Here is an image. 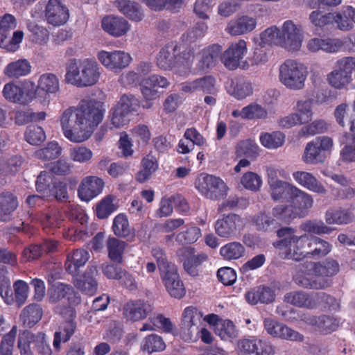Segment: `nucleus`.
<instances>
[{
  "label": "nucleus",
  "instance_id": "obj_1",
  "mask_svg": "<svg viewBox=\"0 0 355 355\" xmlns=\"http://www.w3.org/2000/svg\"><path fill=\"white\" fill-rule=\"evenodd\" d=\"M103 104L96 101H83L77 107L66 109L60 119L64 135L75 143L87 140L103 120Z\"/></svg>",
  "mask_w": 355,
  "mask_h": 355
},
{
  "label": "nucleus",
  "instance_id": "obj_2",
  "mask_svg": "<svg viewBox=\"0 0 355 355\" xmlns=\"http://www.w3.org/2000/svg\"><path fill=\"white\" fill-rule=\"evenodd\" d=\"M98 64L90 59H71L67 64L65 80L77 87L96 85L100 78Z\"/></svg>",
  "mask_w": 355,
  "mask_h": 355
},
{
  "label": "nucleus",
  "instance_id": "obj_3",
  "mask_svg": "<svg viewBox=\"0 0 355 355\" xmlns=\"http://www.w3.org/2000/svg\"><path fill=\"white\" fill-rule=\"evenodd\" d=\"M313 273L318 276L312 281L307 278L298 276L294 277L295 282L304 288L310 289H324L329 286L327 279H321L320 276L331 277L336 275L339 270V264L333 259H327L322 262H310Z\"/></svg>",
  "mask_w": 355,
  "mask_h": 355
},
{
  "label": "nucleus",
  "instance_id": "obj_4",
  "mask_svg": "<svg viewBox=\"0 0 355 355\" xmlns=\"http://www.w3.org/2000/svg\"><path fill=\"white\" fill-rule=\"evenodd\" d=\"M202 315L198 310L193 306L184 309L182 322V334L185 340H195L200 334L202 340L205 343H211L212 336L206 329H199Z\"/></svg>",
  "mask_w": 355,
  "mask_h": 355
},
{
  "label": "nucleus",
  "instance_id": "obj_5",
  "mask_svg": "<svg viewBox=\"0 0 355 355\" xmlns=\"http://www.w3.org/2000/svg\"><path fill=\"white\" fill-rule=\"evenodd\" d=\"M306 76L307 71L304 66L294 60H286L279 68L280 81L291 89H302Z\"/></svg>",
  "mask_w": 355,
  "mask_h": 355
},
{
  "label": "nucleus",
  "instance_id": "obj_6",
  "mask_svg": "<svg viewBox=\"0 0 355 355\" xmlns=\"http://www.w3.org/2000/svg\"><path fill=\"white\" fill-rule=\"evenodd\" d=\"M17 347L21 355H35V352L40 355L52 354V350L46 343L45 334L41 332L33 334L28 331H24L19 336Z\"/></svg>",
  "mask_w": 355,
  "mask_h": 355
},
{
  "label": "nucleus",
  "instance_id": "obj_7",
  "mask_svg": "<svg viewBox=\"0 0 355 355\" xmlns=\"http://www.w3.org/2000/svg\"><path fill=\"white\" fill-rule=\"evenodd\" d=\"M310 238L307 234L284 238L277 242V247L286 248V258L300 261L309 257Z\"/></svg>",
  "mask_w": 355,
  "mask_h": 355
},
{
  "label": "nucleus",
  "instance_id": "obj_8",
  "mask_svg": "<svg viewBox=\"0 0 355 355\" xmlns=\"http://www.w3.org/2000/svg\"><path fill=\"white\" fill-rule=\"evenodd\" d=\"M56 312L64 320L61 329L62 331H57L54 335L53 347L59 350L61 342H67L74 334L77 324L75 322L76 311L71 306H58Z\"/></svg>",
  "mask_w": 355,
  "mask_h": 355
},
{
  "label": "nucleus",
  "instance_id": "obj_9",
  "mask_svg": "<svg viewBox=\"0 0 355 355\" xmlns=\"http://www.w3.org/2000/svg\"><path fill=\"white\" fill-rule=\"evenodd\" d=\"M196 187L207 198L216 200L227 194V187L219 178L205 175L200 176L196 182Z\"/></svg>",
  "mask_w": 355,
  "mask_h": 355
},
{
  "label": "nucleus",
  "instance_id": "obj_10",
  "mask_svg": "<svg viewBox=\"0 0 355 355\" xmlns=\"http://www.w3.org/2000/svg\"><path fill=\"white\" fill-rule=\"evenodd\" d=\"M282 46L289 51H297L302 46L303 30L300 24L292 20L286 21L280 31Z\"/></svg>",
  "mask_w": 355,
  "mask_h": 355
},
{
  "label": "nucleus",
  "instance_id": "obj_11",
  "mask_svg": "<svg viewBox=\"0 0 355 355\" xmlns=\"http://www.w3.org/2000/svg\"><path fill=\"white\" fill-rule=\"evenodd\" d=\"M354 69L347 57L338 60L335 69L327 75V81L336 89L347 87L352 80Z\"/></svg>",
  "mask_w": 355,
  "mask_h": 355
},
{
  "label": "nucleus",
  "instance_id": "obj_12",
  "mask_svg": "<svg viewBox=\"0 0 355 355\" xmlns=\"http://www.w3.org/2000/svg\"><path fill=\"white\" fill-rule=\"evenodd\" d=\"M98 59L107 69L115 72L128 67L132 60L128 53L121 51H101L98 53Z\"/></svg>",
  "mask_w": 355,
  "mask_h": 355
},
{
  "label": "nucleus",
  "instance_id": "obj_13",
  "mask_svg": "<svg viewBox=\"0 0 355 355\" xmlns=\"http://www.w3.org/2000/svg\"><path fill=\"white\" fill-rule=\"evenodd\" d=\"M241 226V217L237 214H230L216 222L215 231L219 236L230 239L236 235Z\"/></svg>",
  "mask_w": 355,
  "mask_h": 355
},
{
  "label": "nucleus",
  "instance_id": "obj_14",
  "mask_svg": "<svg viewBox=\"0 0 355 355\" xmlns=\"http://www.w3.org/2000/svg\"><path fill=\"white\" fill-rule=\"evenodd\" d=\"M169 85L168 80L159 75H152L144 78L140 83L141 92L144 98L147 101H153L159 97V88H166Z\"/></svg>",
  "mask_w": 355,
  "mask_h": 355
},
{
  "label": "nucleus",
  "instance_id": "obj_15",
  "mask_svg": "<svg viewBox=\"0 0 355 355\" xmlns=\"http://www.w3.org/2000/svg\"><path fill=\"white\" fill-rule=\"evenodd\" d=\"M247 51V44L243 40L232 43L223 53L221 60L225 66L230 70L236 69Z\"/></svg>",
  "mask_w": 355,
  "mask_h": 355
},
{
  "label": "nucleus",
  "instance_id": "obj_16",
  "mask_svg": "<svg viewBox=\"0 0 355 355\" xmlns=\"http://www.w3.org/2000/svg\"><path fill=\"white\" fill-rule=\"evenodd\" d=\"M45 18L49 24L54 26H61L69 19L68 9L60 0H49L45 9Z\"/></svg>",
  "mask_w": 355,
  "mask_h": 355
},
{
  "label": "nucleus",
  "instance_id": "obj_17",
  "mask_svg": "<svg viewBox=\"0 0 355 355\" xmlns=\"http://www.w3.org/2000/svg\"><path fill=\"white\" fill-rule=\"evenodd\" d=\"M152 311L150 304L144 300H131L123 308V314L127 320L136 322L145 319Z\"/></svg>",
  "mask_w": 355,
  "mask_h": 355
},
{
  "label": "nucleus",
  "instance_id": "obj_18",
  "mask_svg": "<svg viewBox=\"0 0 355 355\" xmlns=\"http://www.w3.org/2000/svg\"><path fill=\"white\" fill-rule=\"evenodd\" d=\"M48 297L51 303H57L65 297L73 304L80 302V297L74 293L72 286L60 282L51 286L48 290Z\"/></svg>",
  "mask_w": 355,
  "mask_h": 355
},
{
  "label": "nucleus",
  "instance_id": "obj_19",
  "mask_svg": "<svg viewBox=\"0 0 355 355\" xmlns=\"http://www.w3.org/2000/svg\"><path fill=\"white\" fill-rule=\"evenodd\" d=\"M104 182L96 176H88L83 179L78 187V196L85 201H89L98 196L103 190Z\"/></svg>",
  "mask_w": 355,
  "mask_h": 355
},
{
  "label": "nucleus",
  "instance_id": "obj_20",
  "mask_svg": "<svg viewBox=\"0 0 355 355\" xmlns=\"http://www.w3.org/2000/svg\"><path fill=\"white\" fill-rule=\"evenodd\" d=\"M160 276L171 296L175 298H181L185 295V288L178 273L176 267L160 275Z\"/></svg>",
  "mask_w": 355,
  "mask_h": 355
},
{
  "label": "nucleus",
  "instance_id": "obj_21",
  "mask_svg": "<svg viewBox=\"0 0 355 355\" xmlns=\"http://www.w3.org/2000/svg\"><path fill=\"white\" fill-rule=\"evenodd\" d=\"M178 45L167 44L159 51L157 58V65L162 69L168 70L175 67L180 60Z\"/></svg>",
  "mask_w": 355,
  "mask_h": 355
},
{
  "label": "nucleus",
  "instance_id": "obj_22",
  "mask_svg": "<svg viewBox=\"0 0 355 355\" xmlns=\"http://www.w3.org/2000/svg\"><path fill=\"white\" fill-rule=\"evenodd\" d=\"M257 25L254 18L242 16L230 21L225 28V31L232 36H237L252 31Z\"/></svg>",
  "mask_w": 355,
  "mask_h": 355
},
{
  "label": "nucleus",
  "instance_id": "obj_23",
  "mask_svg": "<svg viewBox=\"0 0 355 355\" xmlns=\"http://www.w3.org/2000/svg\"><path fill=\"white\" fill-rule=\"evenodd\" d=\"M89 259V253L84 249H77L67 255L65 262L66 270L72 276L78 275L80 268L85 266Z\"/></svg>",
  "mask_w": 355,
  "mask_h": 355
},
{
  "label": "nucleus",
  "instance_id": "obj_24",
  "mask_svg": "<svg viewBox=\"0 0 355 355\" xmlns=\"http://www.w3.org/2000/svg\"><path fill=\"white\" fill-rule=\"evenodd\" d=\"M98 270L95 266L89 267L86 272L74 280V286L83 293L93 295L97 289V282L95 279Z\"/></svg>",
  "mask_w": 355,
  "mask_h": 355
},
{
  "label": "nucleus",
  "instance_id": "obj_25",
  "mask_svg": "<svg viewBox=\"0 0 355 355\" xmlns=\"http://www.w3.org/2000/svg\"><path fill=\"white\" fill-rule=\"evenodd\" d=\"M284 301L297 307L314 309L316 307L315 295H311L304 291H293L286 293Z\"/></svg>",
  "mask_w": 355,
  "mask_h": 355
},
{
  "label": "nucleus",
  "instance_id": "obj_26",
  "mask_svg": "<svg viewBox=\"0 0 355 355\" xmlns=\"http://www.w3.org/2000/svg\"><path fill=\"white\" fill-rule=\"evenodd\" d=\"M102 27L105 31L115 37L123 35L129 30V26L125 19L112 16H107L103 19Z\"/></svg>",
  "mask_w": 355,
  "mask_h": 355
},
{
  "label": "nucleus",
  "instance_id": "obj_27",
  "mask_svg": "<svg viewBox=\"0 0 355 355\" xmlns=\"http://www.w3.org/2000/svg\"><path fill=\"white\" fill-rule=\"evenodd\" d=\"M274 291L269 287L259 286L249 291L245 295L247 302L252 305L258 302L272 303L275 300Z\"/></svg>",
  "mask_w": 355,
  "mask_h": 355
},
{
  "label": "nucleus",
  "instance_id": "obj_28",
  "mask_svg": "<svg viewBox=\"0 0 355 355\" xmlns=\"http://www.w3.org/2000/svg\"><path fill=\"white\" fill-rule=\"evenodd\" d=\"M293 176L296 182L308 189L319 194H326L324 187L310 173L297 171Z\"/></svg>",
  "mask_w": 355,
  "mask_h": 355
},
{
  "label": "nucleus",
  "instance_id": "obj_29",
  "mask_svg": "<svg viewBox=\"0 0 355 355\" xmlns=\"http://www.w3.org/2000/svg\"><path fill=\"white\" fill-rule=\"evenodd\" d=\"M43 311L39 304H31L26 306L19 315L24 327L31 328L42 318Z\"/></svg>",
  "mask_w": 355,
  "mask_h": 355
},
{
  "label": "nucleus",
  "instance_id": "obj_30",
  "mask_svg": "<svg viewBox=\"0 0 355 355\" xmlns=\"http://www.w3.org/2000/svg\"><path fill=\"white\" fill-rule=\"evenodd\" d=\"M221 51L222 47L218 44H213L205 49L199 61V69L202 71H205L214 67L216 64Z\"/></svg>",
  "mask_w": 355,
  "mask_h": 355
},
{
  "label": "nucleus",
  "instance_id": "obj_31",
  "mask_svg": "<svg viewBox=\"0 0 355 355\" xmlns=\"http://www.w3.org/2000/svg\"><path fill=\"white\" fill-rule=\"evenodd\" d=\"M214 78L211 76H207L192 82L184 83L182 89L186 92L202 91L210 94L214 89Z\"/></svg>",
  "mask_w": 355,
  "mask_h": 355
},
{
  "label": "nucleus",
  "instance_id": "obj_32",
  "mask_svg": "<svg viewBox=\"0 0 355 355\" xmlns=\"http://www.w3.org/2000/svg\"><path fill=\"white\" fill-rule=\"evenodd\" d=\"M141 166V170L136 175V180L140 183H144L157 170L158 163L155 157L148 155L142 159Z\"/></svg>",
  "mask_w": 355,
  "mask_h": 355
},
{
  "label": "nucleus",
  "instance_id": "obj_33",
  "mask_svg": "<svg viewBox=\"0 0 355 355\" xmlns=\"http://www.w3.org/2000/svg\"><path fill=\"white\" fill-rule=\"evenodd\" d=\"M331 250V245L326 241L318 237L311 236L309 258L318 259L326 256Z\"/></svg>",
  "mask_w": 355,
  "mask_h": 355
},
{
  "label": "nucleus",
  "instance_id": "obj_34",
  "mask_svg": "<svg viewBox=\"0 0 355 355\" xmlns=\"http://www.w3.org/2000/svg\"><path fill=\"white\" fill-rule=\"evenodd\" d=\"M253 89L250 82L244 78L232 80L229 92L237 99H243L252 94Z\"/></svg>",
  "mask_w": 355,
  "mask_h": 355
},
{
  "label": "nucleus",
  "instance_id": "obj_35",
  "mask_svg": "<svg viewBox=\"0 0 355 355\" xmlns=\"http://www.w3.org/2000/svg\"><path fill=\"white\" fill-rule=\"evenodd\" d=\"M295 186L288 182L282 181L270 187V196L274 201L285 199L289 201Z\"/></svg>",
  "mask_w": 355,
  "mask_h": 355
},
{
  "label": "nucleus",
  "instance_id": "obj_36",
  "mask_svg": "<svg viewBox=\"0 0 355 355\" xmlns=\"http://www.w3.org/2000/svg\"><path fill=\"white\" fill-rule=\"evenodd\" d=\"M112 230L114 234L118 237H135V232L130 227L128 218L123 214H119L114 218Z\"/></svg>",
  "mask_w": 355,
  "mask_h": 355
},
{
  "label": "nucleus",
  "instance_id": "obj_37",
  "mask_svg": "<svg viewBox=\"0 0 355 355\" xmlns=\"http://www.w3.org/2000/svg\"><path fill=\"white\" fill-rule=\"evenodd\" d=\"M31 67L25 59L10 63L5 69L4 73L10 78H19L28 74Z\"/></svg>",
  "mask_w": 355,
  "mask_h": 355
},
{
  "label": "nucleus",
  "instance_id": "obj_38",
  "mask_svg": "<svg viewBox=\"0 0 355 355\" xmlns=\"http://www.w3.org/2000/svg\"><path fill=\"white\" fill-rule=\"evenodd\" d=\"M272 214L276 218L290 223L298 216V212L295 206L290 205H279L275 207L272 210Z\"/></svg>",
  "mask_w": 355,
  "mask_h": 355
},
{
  "label": "nucleus",
  "instance_id": "obj_39",
  "mask_svg": "<svg viewBox=\"0 0 355 355\" xmlns=\"http://www.w3.org/2000/svg\"><path fill=\"white\" fill-rule=\"evenodd\" d=\"M120 10L129 19L140 21L144 17L140 7L137 3L130 0H121L119 2Z\"/></svg>",
  "mask_w": 355,
  "mask_h": 355
},
{
  "label": "nucleus",
  "instance_id": "obj_40",
  "mask_svg": "<svg viewBox=\"0 0 355 355\" xmlns=\"http://www.w3.org/2000/svg\"><path fill=\"white\" fill-rule=\"evenodd\" d=\"M288 202L295 206L297 209V208L309 209L313 206L312 197L296 187L294 189Z\"/></svg>",
  "mask_w": 355,
  "mask_h": 355
},
{
  "label": "nucleus",
  "instance_id": "obj_41",
  "mask_svg": "<svg viewBox=\"0 0 355 355\" xmlns=\"http://www.w3.org/2000/svg\"><path fill=\"white\" fill-rule=\"evenodd\" d=\"M302 159L306 164H317L324 161V156L321 153L317 144L311 141L306 146Z\"/></svg>",
  "mask_w": 355,
  "mask_h": 355
},
{
  "label": "nucleus",
  "instance_id": "obj_42",
  "mask_svg": "<svg viewBox=\"0 0 355 355\" xmlns=\"http://www.w3.org/2000/svg\"><path fill=\"white\" fill-rule=\"evenodd\" d=\"M107 248L109 257L118 263L122 261V254L126 246L125 241L114 237H110L107 241Z\"/></svg>",
  "mask_w": 355,
  "mask_h": 355
},
{
  "label": "nucleus",
  "instance_id": "obj_43",
  "mask_svg": "<svg viewBox=\"0 0 355 355\" xmlns=\"http://www.w3.org/2000/svg\"><path fill=\"white\" fill-rule=\"evenodd\" d=\"M62 153V148L55 141L47 143L44 148L36 150L34 153L37 159L42 160H51L58 157Z\"/></svg>",
  "mask_w": 355,
  "mask_h": 355
},
{
  "label": "nucleus",
  "instance_id": "obj_44",
  "mask_svg": "<svg viewBox=\"0 0 355 355\" xmlns=\"http://www.w3.org/2000/svg\"><path fill=\"white\" fill-rule=\"evenodd\" d=\"M244 252V247L239 242H230L223 246L220 250L221 256L226 260L238 259Z\"/></svg>",
  "mask_w": 355,
  "mask_h": 355
},
{
  "label": "nucleus",
  "instance_id": "obj_45",
  "mask_svg": "<svg viewBox=\"0 0 355 355\" xmlns=\"http://www.w3.org/2000/svg\"><path fill=\"white\" fill-rule=\"evenodd\" d=\"M38 87L47 94H55L59 91V80L53 73H45L40 76Z\"/></svg>",
  "mask_w": 355,
  "mask_h": 355
},
{
  "label": "nucleus",
  "instance_id": "obj_46",
  "mask_svg": "<svg viewBox=\"0 0 355 355\" xmlns=\"http://www.w3.org/2000/svg\"><path fill=\"white\" fill-rule=\"evenodd\" d=\"M17 198L10 193L6 192L1 195V220L10 219V215L17 207Z\"/></svg>",
  "mask_w": 355,
  "mask_h": 355
},
{
  "label": "nucleus",
  "instance_id": "obj_47",
  "mask_svg": "<svg viewBox=\"0 0 355 355\" xmlns=\"http://www.w3.org/2000/svg\"><path fill=\"white\" fill-rule=\"evenodd\" d=\"M326 222L329 224H346L351 221L352 215L348 210L331 209L325 215Z\"/></svg>",
  "mask_w": 355,
  "mask_h": 355
},
{
  "label": "nucleus",
  "instance_id": "obj_48",
  "mask_svg": "<svg viewBox=\"0 0 355 355\" xmlns=\"http://www.w3.org/2000/svg\"><path fill=\"white\" fill-rule=\"evenodd\" d=\"M284 135L276 131L272 133H264L260 137L261 144L268 148H277L284 142Z\"/></svg>",
  "mask_w": 355,
  "mask_h": 355
},
{
  "label": "nucleus",
  "instance_id": "obj_49",
  "mask_svg": "<svg viewBox=\"0 0 355 355\" xmlns=\"http://www.w3.org/2000/svg\"><path fill=\"white\" fill-rule=\"evenodd\" d=\"M114 198L107 196L96 205V211L98 218L105 219L108 217L116 209L117 206L113 203Z\"/></svg>",
  "mask_w": 355,
  "mask_h": 355
},
{
  "label": "nucleus",
  "instance_id": "obj_50",
  "mask_svg": "<svg viewBox=\"0 0 355 355\" xmlns=\"http://www.w3.org/2000/svg\"><path fill=\"white\" fill-rule=\"evenodd\" d=\"M151 252L157 261L160 275L176 267L173 263L168 261L164 250L159 247L153 248Z\"/></svg>",
  "mask_w": 355,
  "mask_h": 355
},
{
  "label": "nucleus",
  "instance_id": "obj_51",
  "mask_svg": "<svg viewBox=\"0 0 355 355\" xmlns=\"http://www.w3.org/2000/svg\"><path fill=\"white\" fill-rule=\"evenodd\" d=\"M165 347V343L161 336L151 334L145 338L142 349L148 353H153L162 351Z\"/></svg>",
  "mask_w": 355,
  "mask_h": 355
},
{
  "label": "nucleus",
  "instance_id": "obj_52",
  "mask_svg": "<svg viewBox=\"0 0 355 355\" xmlns=\"http://www.w3.org/2000/svg\"><path fill=\"white\" fill-rule=\"evenodd\" d=\"M25 139L31 145H39L46 139V135L40 126L30 125L25 132Z\"/></svg>",
  "mask_w": 355,
  "mask_h": 355
},
{
  "label": "nucleus",
  "instance_id": "obj_53",
  "mask_svg": "<svg viewBox=\"0 0 355 355\" xmlns=\"http://www.w3.org/2000/svg\"><path fill=\"white\" fill-rule=\"evenodd\" d=\"M260 40L263 44H277L282 46L281 32L276 26L268 28L261 33Z\"/></svg>",
  "mask_w": 355,
  "mask_h": 355
},
{
  "label": "nucleus",
  "instance_id": "obj_54",
  "mask_svg": "<svg viewBox=\"0 0 355 355\" xmlns=\"http://www.w3.org/2000/svg\"><path fill=\"white\" fill-rule=\"evenodd\" d=\"M300 229L306 232L315 234H329L331 230L323 222L311 220L303 223L300 225Z\"/></svg>",
  "mask_w": 355,
  "mask_h": 355
},
{
  "label": "nucleus",
  "instance_id": "obj_55",
  "mask_svg": "<svg viewBox=\"0 0 355 355\" xmlns=\"http://www.w3.org/2000/svg\"><path fill=\"white\" fill-rule=\"evenodd\" d=\"M23 159L19 156H12L4 161L1 171L4 175H15L21 168Z\"/></svg>",
  "mask_w": 355,
  "mask_h": 355
},
{
  "label": "nucleus",
  "instance_id": "obj_56",
  "mask_svg": "<svg viewBox=\"0 0 355 355\" xmlns=\"http://www.w3.org/2000/svg\"><path fill=\"white\" fill-rule=\"evenodd\" d=\"M92 150L84 146H77L70 149V158L76 162L83 163L91 159Z\"/></svg>",
  "mask_w": 355,
  "mask_h": 355
},
{
  "label": "nucleus",
  "instance_id": "obj_57",
  "mask_svg": "<svg viewBox=\"0 0 355 355\" xmlns=\"http://www.w3.org/2000/svg\"><path fill=\"white\" fill-rule=\"evenodd\" d=\"M301 123H304L311 120L312 116L311 101H299L296 105V112Z\"/></svg>",
  "mask_w": 355,
  "mask_h": 355
},
{
  "label": "nucleus",
  "instance_id": "obj_58",
  "mask_svg": "<svg viewBox=\"0 0 355 355\" xmlns=\"http://www.w3.org/2000/svg\"><path fill=\"white\" fill-rule=\"evenodd\" d=\"M200 236V230L196 227H191L176 236V241L181 245H187L196 242Z\"/></svg>",
  "mask_w": 355,
  "mask_h": 355
},
{
  "label": "nucleus",
  "instance_id": "obj_59",
  "mask_svg": "<svg viewBox=\"0 0 355 355\" xmlns=\"http://www.w3.org/2000/svg\"><path fill=\"white\" fill-rule=\"evenodd\" d=\"M207 30L204 23H198L194 27L189 29L182 37V41L187 43L195 42L198 39L203 37Z\"/></svg>",
  "mask_w": 355,
  "mask_h": 355
},
{
  "label": "nucleus",
  "instance_id": "obj_60",
  "mask_svg": "<svg viewBox=\"0 0 355 355\" xmlns=\"http://www.w3.org/2000/svg\"><path fill=\"white\" fill-rule=\"evenodd\" d=\"M216 331L223 340L234 338L238 334L233 322L228 320L220 322Z\"/></svg>",
  "mask_w": 355,
  "mask_h": 355
},
{
  "label": "nucleus",
  "instance_id": "obj_61",
  "mask_svg": "<svg viewBox=\"0 0 355 355\" xmlns=\"http://www.w3.org/2000/svg\"><path fill=\"white\" fill-rule=\"evenodd\" d=\"M332 12L322 14L320 10H314L309 15V19L313 25L317 27H323L327 25L332 24Z\"/></svg>",
  "mask_w": 355,
  "mask_h": 355
},
{
  "label": "nucleus",
  "instance_id": "obj_62",
  "mask_svg": "<svg viewBox=\"0 0 355 355\" xmlns=\"http://www.w3.org/2000/svg\"><path fill=\"white\" fill-rule=\"evenodd\" d=\"M278 329L277 338L297 342H302L304 339L302 334L283 323L280 324Z\"/></svg>",
  "mask_w": 355,
  "mask_h": 355
},
{
  "label": "nucleus",
  "instance_id": "obj_63",
  "mask_svg": "<svg viewBox=\"0 0 355 355\" xmlns=\"http://www.w3.org/2000/svg\"><path fill=\"white\" fill-rule=\"evenodd\" d=\"M339 326L338 320L333 316L322 315L319 316L318 329L324 333L335 331Z\"/></svg>",
  "mask_w": 355,
  "mask_h": 355
},
{
  "label": "nucleus",
  "instance_id": "obj_64",
  "mask_svg": "<svg viewBox=\"0 0 355 355\" xmlns=\"http://www.w3.org/2000/svg\"><path fill=\"white\" fill-rule=\"evenodd\" d=\"M241 182L245 189L256 191L261 187V179L257 173L248 172L243 175Z\"/></svg>",
  "mask_w": 355,
  "mask_h": 355
}]
</instances>
